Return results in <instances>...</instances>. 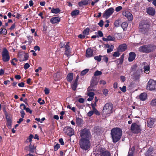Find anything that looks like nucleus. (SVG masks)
Here are the masks:
<instances>
[{"instance_id":"obj_1","label":"nucleus","mask_w":156,"mask_h":156,"mask_svg":"<svg viewBox=\"0 0 156 156\" xmlns=\"http://www.w3.org/2000/svg\"><path fill=\"white\" fill-rule=\"evenodd\" d=\"M111 134L113 142L116 143L120 139L122 135V131L120 128H115L111 130Z\"/></svg>"},{"instance_id":"obj_2","label":"nucleus","mask_w":156,"mask_h":156,"mask_svg":"<svg viewBox=\"0 0 156 156\" xmlns=\"http://www.w3.org/2000/svg\"><path fill=\"white\" fill-rule=\"evenodd\" d=\"M156 47L152 44H147L140 47L139 51L144 53H149L154 51Z\"/></svg>"},{"instance_id":"obj_3","label":"nucleus","mask_w":156,"mask_h":156,"mask_svg":"<svg viewBox=\"0 0 156 156\" xmlns=\"http://www.w3.org/2000/svg\"><path fill=\"white\" fill-rule=\"evenodd\" d=\"M149 27L150 25L148 22L145 21H142L140 23L139 31L143 34H146L148 31Z\"/></svg>"},{"instance_id":"obj_4","label":"nucleus","mask_w":156,"mask_h":156,"mask_svg":"<svg viewBox=\"0 0 156 156\" xmlns=\"http://www.w3.org/2000/svg\"><path fill=\"white\" fill-rule=\"evenodd\" d=\"M113 105L111 103H106L103 107L102 112L103 115L105 116H108L112 112V109Z\"/></svg>"},{"instance_id":"obj_5","label":"nucleus","mask_w":156,"mask_h":156,"mask_svg":"<svg viewBox=\"0 0 156 156\" xmlns=\"http://www.w3.org/2000/svg\"><path fill=\"white\" fill-rule=\"evenodd\" d=\"M79 143L80 147L83 150H87L89 147L90 143L87 139H82Z\"/></svg>"},{"instance_id":"obj_6","label":"nucleus","mask_w":156,"mask_h":156,"mask_svg":"<svg viewBox=\"0 0 156 156\" xmlns=\"http://www.w3.org/2000/svg\"><path fill=\"white\" fill-rule=\"evenodd\" d=\"M130 129L133 133H138L141 131V125L136 123H133L131 124Z\"/></svg>"},{"instance_id":"obj_7","label":"nucleus","mask_w":156,"mask_h":156,"mask_svg":"<svg viewBox=\"0 0 156 156\" xmlns=\"http://www.w3.org/2000/svg\"><path fill=\"white\" fill-rule=\"evenodd\" d=\"M146 88L148 90H156V81L150 79L147 83Z\"/></svg>"},{"instance_id":"obj_8","label":"nucleus","mask_w":156,"mask_h":156,"mask_svg":"<svg viewBox=\"0 0 156 156\" xmlns=\"http://www.w3.org/2000/svg\"><path fill=\"white\" fill-rule=\"evenodd\" d=\"M2 59L5 62L8 61L10 59L9 53L7 49L5 48L3 49L2 53Z\"/></svg>"},{"instance_id":"obj_9","label":"nucleus","mask_w":156,"mask_h":156,"mask_svg":"<svg viewBox=\"0 0 156 156\" xmlns=\"http://www.w3.org/2000/svg\"><path fill=\"white\" fill-rule=\"evenodd\" d=\"M90 136V133L89 130L87 129L82 130L80 132V136L82 139H87Z\"/></svg>"},{"instance_id":"obj_10","label":"nucleus","mask_w":156,"mask_h":156,"mask_svg":"<svg viewBox=\"0 0 156 156\" xmlns=\"http://www.w3.org/2000/svg\"><path fill=\"white\" fill-rule=\"evenodd\" d=\"M114 12V9L113 8H110L105 11L103 14V16L107 19Z\"/></svg>"},{"instance_id":"obj_11","label":"nucleus","mask_w":156,"mask_h":156,"mask_svg":"<svg viewBox=\"0 0 156 156\" xmlns=\"http://www.w3.org/2000/svg\"><path fill=\"white\" fill-rule=\"evenodd\" d=\"M63 131L68 136H71L74 134L73 129L70 127H65L63 129Z\"/></svg>"},{"instance_id":"obj_12","label":"nucleus","mask_w":156,"mask_h":156,"mask_svg":"<svg viewBox=\"0 0 156 156\" xmlns=\"http://www.w3.org/2000/svg\"><path fill=\"white\" fill-rule=\"evenodd\" d=\"M122 15L126 17L129 21H132L133 19V16L132 14L128 11L123 12H122Z\"/></svg>"},{"instance_id":"obj_13","label":"nucleus","mask_w":156,"mask_h":156,"mask_svg":"<svg viewBox=\"0 0 156 156\" xmlns=\"http://www.w3.org/2000/svg\"><path fill=\"white\" fill-rule=\"evenodd\" d=\"M69 42L66 43V44L64 48H65V54L67 56H69L70 53V48L69 45Z\"/></svg>"},{"instance_id":"obj_14","label":"nucleus","mask_w":156,"mask_h":156,"mask_svg":"<svg viewBox=\"0 0 156 156\" xmlns=\"http://www.w3.org/2000/svg\"><path fill=\"white\" fill-rule=\"evenodd\" d=\"M146 12L151 16H154L155 14V10L153 7H150L146 9Z\"/></svg>"},{"instance_id":"obj_15","label":"nucleus","mask_w":156,"mask_h":156,"mask_svg":"<svg viewBox=\"0 0 156 156\" xmlns=\"http://www.w3.org/2000/svg\"><path fill=\"white\" fill-rule=\"evenodd\" d=\"M93 56V51L91 49L88 48L86 51V56L89 58Z\"/></svg>"},{"instance_id":"obj_16","label":"nucleus","mask_w":156,"mask_h":156,"mask_svg":"<svg viewBox=\"0 0 156 156\" xmlns=\"http://www.w3.org/2000/svg\"><path fill=\"white\" fill-rule=\"evenodd\" d=\"M155 119H148L147 120V125L149 127L152 128L153 126Z\"/></svg>"},{"instance_id":"obj_17","label":"nucleus","mask_w":156,"mask_h":156,"mask_svg":"<svg viewBox=\"0 0 156 156\" xmlns=\"http://www.w3.org/2000/svg\"><path fill=\"white\" fill-rule=\"evenodd\" d=\"M90 0H82L80 2L78 3V5L80 7L83 6V5H88L90 3Z\"/></svg>"},{"instance_id":"obj_18","label":"nucleus","mask_w":156,"mask_h":156,"mask_svg":"<svg viewBox=\"0 0 156 156\" xmlns=\"http://www.w3.org/2000/svg\"><path fill=\"white\" fill-rule=\"evenodd\" d=\"M127 48V46L126 44H123L119 46L118 50L119 51L123 52L125 51Z\"/></svg>"},{"instance_id":"obj_19","label":"nucleus","mask_w":156,"mask_h":156,"mask_svg":"<svg viewBox=\"0 0 156 156\" xmlns=\"http://www.w3.org/2000/svg\"><path fill=\"white\" fill-rule=\"evenodd\" d=\"M90 83L91 85L92 86L96 85L98 83V81L97 80V77L95 76L92 77Z\"/></svg>"},{"instance_id":"obj_20","label":"nucleus","mask_w":156,"mask_h":156,"mask_svg":"<svg viewBox=\"0 0 156 156\" xmlns=\"http://www.w3.org/2000/svg\"><path fill=\"white\" fill-rule=\"evenodd\" d=\"M29 151L30 152V153H34L36 151V147H35L34 145H32L31 143H30L29 146Z\"/></svg>"},{"instance_id":"obj_21","label":"nucleus","mask_w":156,"mask_h":156,"mask_svg":"<svg viewBox=\"0 0 156 156\" xmlns=\"http://www.w3.org/2000/svg\"><path fill=\"white\" fill-rule=\"evenodd\" d=\"M60 20L59 18L55 17L51 18L50 20V22L53 23L54 24L59 22Z\"/></svg>"},{"instance_id":"obj_22","label":"nucleus","mask_w":156,"mask_h":156,"mask_svg":"<svg viewBox=\"0 0 156 156\" xmlns=\"http://www.w3.org/2000/svg\"><path fill=\"white\" fill-rule=\"evenodd\" d=\"M136 54L133 52H131L129 54V56L128 58L129 61V62L132 61L135 58Z\"/></svg>"},{"instance_id":"obj_23","label":"nucleus","mask_w":156,"mask_h":156,"mask_svg":"<svg viewBox=\"0 0 156 156\" xmlns=\"http://www.w3.org/2000/svg\"><path fill=\"white\" fill-rule=\"evenodd\" d=\"M147 94L145 93L141 94L139 96V99L141 101H145L147 98Z\"/></svg>"},{"instance_id":"obj_24","label":"nucleus","mask_w":156,"mask_h":156,"mask_svg":"<svg viewBox=\"0 0 156 156\" xmlns=\"http://www.w3.org/2000/svg\"><path fill=\"white\" fill-rule=\"evenodd\" d=\"M144 72L146 74L149 73L150 69L149 66L146 63H144Z\"/></svg>"},{"instance_id":"obj_25","label":"nucleus","mask_w":156,"mask_h":156,"mask_svg":"<svg viewBox=\"0 0 156 156\" xmlns=\"http://www.w3.org/2000/svg\"><path fill=\"white\" fill-rule=\"evenodd\" d=\"M73 73H69L67 75L66 79L69 82H71L73 80Z\"/></svg>"},{"instance_id":"obj_26","label":"nucleus","mask_w":156,"mask_h":156,"mask_svg":"<svg viewBox=\"0 0 156 156\" xmlns=\"http://www.w3.org/2000/svg\"><path fill=\"white\" fill-rule=\"evenodd\" d=\"M78 81L75 80L71 85V87L72 89L74 90H76L77 86Z\"/></svg>"},{"instance_id":"obj_27","label":"nucleus","mask_w":156,"mask_h":156,"mask_svg":"<svg viewBox=\"0 0 156 156\" xmlns=\"http://www.w3.org/2000/svg\"><path fill=\"white\" fill-rule=\"evenodd\" d=\"M153 149L152 147H150L145 153V156H149L151 154Z\"/></svg>"},{"instance_id":"obj_28","label":"nucleus","mask_w":156,"mask_h":156,"mask_svg":"<svg viewBox=\"0 0 156 156\" xmlns=\"http://www.w3.org/2000/svg\"><path fill=\"white\" fill-rule=\"evenodd\" d=\"M60 12V10L58 8H53L51 11V12L56 14L59 13Z\"/></svg>"},{"instance_id":"obj_29","label":"nucleus","mask_w":156,"mask_h":156,"mask_svg":"<svg viewBox=\"0 0 156 156\" xmlns=\"http://www.w3.org/2000/svg\"><path fill=\"white\" fill-rule=\"evenodd\" d=\"M121 23V20L119 19H118L115 22L114 25L115 27H118L120 26Z\"/></svg>"},{"instance_id":"obj_30","label":"nucleus","mask_w":156,"mask_h":156,"mask_svg":"<svg viewBox=\"0 0 156 156\" xmlns=\"http://www.w3.org/2000/svg\"><path fill=\"white\" fill-rule=\"evenodd\" d=\"M101 156H111L110 153L108 151H105L102 152Z\"/></svg>"},{"instance_id":"obj_31","label":"nucleus","mask_w":156,"mask_h":156,"mask_svg":"<svg viewBox=\"0 0 156 156\" xmlns=\"http://www.w3.org/2000/svg\"><path fill=\"white\" fill-rule=\"evenodd\" d=\"M128 26V23L126 22H123L121 25V27L123 30L127 27Z\"/></svg>"},{"instance_id":"obj_32","label":"nucleus","mask_w":156,"mask_h":156,"mask_svg":"<svg viewBox=\"0 0 156 156\" xmlns=\"http://www.w3.org/2000/svg\"><path fill=\"white\" fill-rule=\"evenodd\" d=\"M79 11L78 10H74L72 11L71 13L72 16H75L78 15L79 14Z\"/></svg>"},{"instance_id":"obj_33","label":"nucleus","mask_w":156,"mask_h":156,"mask_svg":"<svg viewBox=\"0 0 156 156\" xmlns=\"http://www.w3.org/2000/svg\"><path fill=\"white\" fill-rule=\"evenodd\" d=\"M89 71L88 69H86L81 71L80 75L81 76H83L85 75Z\"/></svg>"},{"instance_id":"obj_34","label":"nucleus","mask_w":156,"mask_h":156,"mask_svg":"<svg viewBox=\"0 0 156 156\" xmlns=\"http://www.w3.org/2000/svg\"><path fill=\"white\" fill-rule=\"evenodd\" d=\"M82 122V119L79 118H76V123L78 125H80Z\"/></svg>"},{"instance_id":"obj_35","label":"nucleus","mask_w":156,"mask_h":156,"mask_svg":"<svg viewBox=\"0 0 156 156\" xmlns=\"http://www.w3.org/2000/svg\"><path fill=\"white\" fill-rule=\"evenodd\" d=\"M90 31V29L89 28H87L85 29L83 32V34L85 35H88Z\"/></svg>"},{"instance_id":"obj_36","label":"nucleus","mask_w":156,"mask_h":156,"mask_svg":"<svg viewBox=\"0 0 156 156\" xmlns=\"http://www.w3.org/2000/svg\"><path fill=\"white\" fill-rule=\"evenodd\" d=\"M102 73L101 71H99L98 70L96 71L94 73V76H96L101 75L102 74Z\"/></svg>"},{"instance_id":"obj_37","label":"nucleus","mask_w":156,"mask_h":156,"mask_svg":"<svg viewBox=\"0 0 156 156\" xmlns=\"http://www.w3.org/2000/svg\"><path fill=\"white\" fill-rule=\"evenodd\" d=\"M102 57V56L99 55L98 56H95L94 57V59L96 60H97L98 62H100L101 59V58Z\"/></svg>"},{"instance_id":"obj_38","label":"nucleus","mask_w":156,"mask_h":156,"mask_svg":"<svg viewBox=\"0 0 156 156\" xmlns=\"http://www.w3.org/2000/svg\"><path fill=\"white\" fill-rule=\"evenodd\" d=\"M108 41H114L115 40V38L112 36L109 35L107 37Z\"/></svg>"},{"instance_id":"obj_39","label":"nucleus","mask_w":156,"mask_h":156,"mask_svg":"<svg viewBox=\"0 0 156 156\" xmlns=\"http://www.w3.org/2000/svg\"><path fill=\"white\" fill-rule=\"evenodd\" d=\"M35 120L37 121H38L40 122L41 123H42L45 120V118L44 117L42 118L41 119H40V118H36L35 119Z\"/></svg>"},{"instance_id":"obj_40","label":"nucleus","mask_w":156,"mask_h":156,"mask_svg":"<svg viewBox=\"0 0 156 156\" xmlns=\"http://www.w3.org/2000/svg\"><path fill=\"white\" fill-rule=\"evenodd\" d=\"M38 102L41 105H43L44 104L45 102L44 100H42L41 98H39L38 100Z\"/></svg>"},{"instance_id":"obj_41","label":"nucleus","mask_w":156,"mask_h":156,"mask_svg":"<svg viewBox=\"0 0 156 156\" xmlns=\"http://www.w3.org/2000/svg\"><path fill=\"white\" fill-rule=\"evenodd\" d=\"M113 48H114V46L112 45H111V46H110V48H108L107 50V52L108 53H109V52H111L113 50Z\"/></svg>"},{"instance_id":"obj_42","label":"nucleus","mask_w":156,"mask_h":156,"mask_svg":"<svg viewBox=\"0 0 156 156\" xmlns=\"http://www.w3.org/2000/svg\"><path fill=\"white\" fill-rule=\"evenodd\" d=\"M28 38V42L29 44H31L32 41V40L33 39V37L32 36H29L27 37Z\"/></svg>"},{"instance_id":"obj_43","label":"nucleus","mask_w":156,"mask_h":156,"mask_svg":"<svg viewBox=\"0 0 156 156\" xmlns=\"http://www.w3.org/2000/svg\"><path fill=\"white\" fill-rule=\"evenodd\" d=\"M60 147V145L59 144H56L54 146V150L55 151H57Z\"/></svg>"},{"instance_id":"obj_44","label":"nucleus","mask_w":156,"mask_h":156,"mask_svg":"<svg viewBox=\"0 0 156 156\" xmlns=\"http://www.w3.org/2000/svg\"><path fill=\"white\" fill-rule=\"evenodd\" d=\"M102 60L106 63L108 62V58L107 57L105 56H102Z\"/></svg>"},{"instance_id":"obj_45","label":"nucleus","mask_w":156,"mask_h":156,"mask_svg":"<svg viewBox=\"0 0 156 156\" xmlns=\"http://www.w3.org/2000/svg\"><path fill=\"white\" fill-rule=\"evenodd\" d=\"M119 88L123 92H125L126 91V86H123L122 87H120Z\"/></svg>"},{"instance_id":"obj_46","label":"nucleus","mask_w":156,"mask_h":156,"mask_svg":"<svg viewBox=\"0 0 156 156\" xmlns=\"http://www.w3.org/2000/svg\"><path fill=\"white\" fill-rule=\"evenodd\" d=\"M7 33V31L5 29H2V31H1L0 32V34H3L4 35H5Z\"/></svg>"},{"instance_id":"obj_47","label":"nucleus","mask_w":156,"mask_h":156,"mask_svg":"<svg viewBox=\"0 0 156 156\" xmlns=\"http://www.w3.org/2000/svg\"><path fill=\"white\" fill-rule=\"evenodd\" d=\"M108 90L107 89H104L103 91V94L105 96H107L108 94Z\"/></svg>"},{"instance_id":"obj_48","label":"nucleus","mask_w":156,"mask_h":156,"mask_svg":"<svg viewBox=\"0 0 156 156\" xmlns=\"http://www.w3.org/2000/svg\"><path fill=\"white\" fill-rule=\"evenodd\" d=\"M87 95L89 97H91L94 98V94L93 92H90L88 93Z\"/></svg>"},{"instance_id":"obj_49","label":"nucleus","mask_w":156,"mask_h":156,"mask_svg":"<svg viewBox=\"0 0 156 156\" xmlns=\"http://www.w3.org/2000/svg\"><path fill=\"white\" fill-rule=\"evenodd\" d=\"M34 136L32 134H31L29 136V138H27V140H28L29 142L31 143V142L32 141V139L33 138Z\"/></svg>"},{"instance_id":"obj_50","label":"nucleus","mask_w":156,"mask_h":156,"mask_svg":"<svg viewBox=\"0 0 156 156\" xmlns=\"http://www.w3.org/2000/svg\"><path fill=\"white\" fill-rule=\"evenodd\" d=\"M28 56L27 54H25L24 56V58L23 59H21V60L23 61H25L28 59Z\"/></svg>"},{"instance_id":"obj_51","label":"nucleus","mask_w":156,"mask_h":156,"mask_svg":"<svg viewBox=\"0 0 156 156\" xmlns=\"http://www.w3.org/2000/svg\"><path fill=\"white\" fill-rule=\"evenodd\" d=\"M93 111H94V113L98 115H100V112L98 111V110L96 109H94L93 110Z\"/></svg>"},{"instance_id":"obj_52","label":"nucleus","mask_w":156,"mask_h":156,"mask_svg":"<svg viewBox=\"0 0 156 156\" xmlns=\"http://www.w3.org/2000/svg\"><path fill=\"white\" fill-rule=\"evenodd\" d=\"M20 113H21V117L22 118H24L25 114L24 112L23 111V109L21 110L20 111Z\"/></svg>"},{"instance_id":"obj_53","label":"nucleus","mask_w":156,"mask_h":156,"mask_svg":"<svg viewBox=\"0 0 156 156\" xmlns=\"http://www.w3.org/2000/svg\"><path fill=\"white\" fill-rule=\"evenodd\" d=\"M151 104L153 106L156 105V99L152 100L151 101Z\"/></svg>"},{"instance_id":"obj_54","label":"nucleus","mask_w":156,"mask_h":156,"mask_svg":"<svg viewBox=\"0 0 156 156\" xmlns=\"http://www.w3.org/2000/svg\"><path fill=\"white\" fill-rule=\"evenodd\" d=\"M120 55V53L119 51H116L114 53L113 56L114 57H118Z\"/></svg>"},{"instance_id":"obj_55","label":"nucleus","mask_w":156,"mask_h":156,"mask_svg":"<svg viewBox=\"0 0 156 156\" xmlns=\"http://www.w3.org/2000/svg\"><path fill=\"white\" fill-rule=\"evenodd\" d=\"M122 9V7L121 6H119L116 8V11L118 12L121 10Z\"/></svg>"},{"instance_id":"obj_56","label":"nucleus","mask_w":156,"mask_h":156,"mask_svg":"<svg viewBox=\"0 0 156 156\" xmlns=\"http://www.w3.org/2000/svg\"><path fill=\"white\" fill-rule=\"evenodd\" d=\"M30 67V65L28 63H26L24 65V68L25 69H28Z\"/></svg>"},{"instance_id":"obj_57","label":"nucleus","mask_w":156,"mask_h":156,"mask_svg":"<svg viewBox=\"0 0 156 156\" xmlns=\"http://www.w3.org/2000/svg\"><path fill=\"white\" fill-rule=\"evenodd\" d=\"M100 84H102L104 85L106 84V82L104 80H101L99 82Z\"/></svg>"},{"instance_id":"obj_58","label":"nucleus","mask_w":156,"mask_h":156,"mask_svg":"<svg viewBox=\"0 0 156 156\" xmlns=\"http://www.w3.org/2000/svg\"><path fill=\"white\" fill-rule=\"evenodd\" d=\"M94 114V111H90L87 113V115L89 116H91Z\"/></svg>"},{"instance_id":"obj_59","label":"nucleus","mask_w":156,"mask_h":156,"mask_svg":"<svg viewBox=\"0 0 156 156\" xmlns=\"http://www.w3.org/2000/svg\"><path fill=\"white\" fill-rule=\"evenodd\" d=\"M104 22L101 20L98 23V25L100 27H102L103 26Z\"/></svg>"},{"instance_id":"obj_60","label":"nucleus","mask_w":156,"mask_h":156,"mask_svg":"<svg viewBox=\"0 0 156 156\" xmlns=\"http://www.w3.org/2000/svg\"><path fill=\"white\" fill-rule=\"evenodd\" d=\"M22 107H23V110H26V107L25 106V105L23 104H21L20 105V108L22 110L23 109L22 108Z\"/></svg>"},{"instance_id":"obj_61","label":"nucleus","mask_w":156,"mask_h":156,"mask_svg":"<svg viewBox=\"0 0 156 156\" xmlns=\"http://www.w3.org/2000/svg\"><path fill=\"white\" fill-rule=\"evenodd\" d=\"M59 141L61 145H63L64 144V143L63 141V139L62 138L60 139L59 140Z\"/></svg>"},{"instance_id":"obj_62","label":"nucleus","mask_w":156,"mask_h":156,"mask_svg":"<svg viewBox=\"0 0 156 156\" xmlns=\"http://www.w3.org/2000/svg\"><path fill=\"white\" fill-rule=\"evenodd\" d=\"M78 37L79 38L82 39L84 38L85 37V36L84 34H80L78 35Z\"/></svg>"},{"instance_id":"obj_63","label":"nucleus","mask_w":156,"mask_h":156,"mask_svg":"<svg viewBox=\"0 0 156 156\" xmlns=\"http://www.w3.org/2000/svg\"><path fill=\"white\" fill-rule=\"evenodd\" d=\"M98 34L99 36L100 37H102L103 36V33L101 31H98Z\"/></svg>"},{"instance_id":"obj_64","label":"nucleus","mask_w":156,"mask_h":156,"mask_svg":"<svg viewBox=\"0 0 156 156\" xmlns=\"http://www.w3.org/2000/svg\"><path fill=\"white\" fill-rule=\"evenodd\" d=\"M44 91L45 93L46 94H48L49 93V89L47 88H45Z\"/></svg>"}]
</instances>
